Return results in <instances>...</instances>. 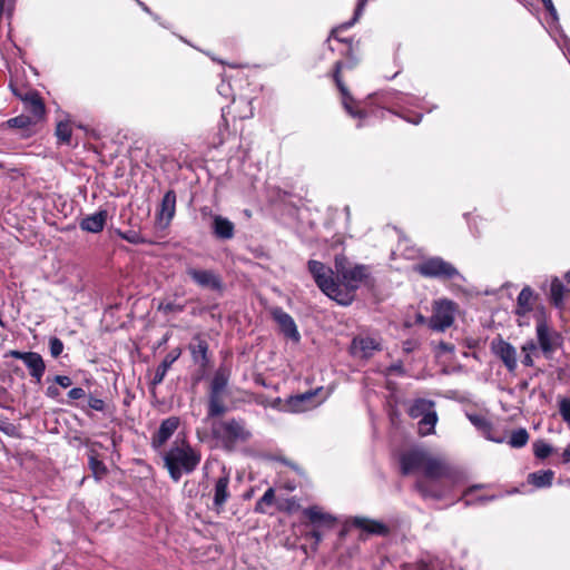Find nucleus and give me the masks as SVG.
Instances as JSON below:
<instances>
[{
    "mask_svg": "<svg viewBox=\"0 0 570 570\" xmlns=\"http://www.w3.org/2000/svg\"><path fill=\"white\" fill-rule=\"evenodd\" d=\"M335 269L340 284L338 304L347 306L355 299L356 291L366 283L370 271L366 265H353L344 255H336Z\"/></svg>",
    "mask_w": 570,
    "mask_h": 570,
    "instance_id": "obj_1",
    "label": "nucleus"
},
{
    "mask_svg": "<svg viewBox=\"0 0 570 570\" xmlns=\"http://www.w3.org/2000/svg\"><path fill=\"white\" fill-rule=\"evenodd\" d=\"M165 466L174 481H179L183 473L193 472L200 462V455L188 444L173 446L164 456Z\"/></svg>",
    "mask_w": 570,
    "mask_h": 570,
    "instance_id": "obj_2",
    "label": "nucleus"
},
{
    "mask_svg": "<svg viewBox=\"0 0 570 570\" xmlns=\"http://www.w3.org/2000/svg\"><path fill=\"white\" fill-rule=\"evenodd\" d=\"M414 271L425 278L439 281L464 279L459 269L440 256H431L422 259L414 266Z\"/></svg>",
    "mask_w": 570,
    "mask_h": 570,
    "instance_id": "obj_3",
    "label": "nucleus"
},
{
    "mask_svg": "<svg viewBox=\"0 0 570 570\" xmlns=\"http://www.w3.org/2000/svg\"><path fill=\"white\" fill-rule=\"evenodd\" d=\"M212 431L216 439L220 440L224 446L233 450L235 445L245 439V421L235 419L214 420Z\"/></svg>",
    "mask_w": 570,
    "mask_h": 570,
    "instance_id": "obj_4",
    "label": "nucleus"
},
{
    "mask_svg": "<svg viewBox=\"0 0 570 570\" xmlns=\"http://www.w3.org/2000/svg\"><path fill=\"white\" fill-rule=\"evenodd\" d=\"M455 304L448 299L434 303L433 314L430 318V327L434 331H444L454 322Z\"/></svg>",
    "mask_w": 570,
    "mask_h": 570,
    "instance_id": "obj_5",
    "label": "nucleus"
},
{
    "mask_svg": "<svg viewBox=\"0 0 570 570\" xmlns=\"http://www.w3.org/2000/svg\"><path fill=\"white\" fill-rule=\"evenodd\" d=\"M382 350L381 338L379 336L356 335L351 343V353L355 357L370 358L375 352Z\"/></svg>",
    "mask_w": 570,
    "mask_h": 570,
    "instance_id": "obj_6",
    "label": "nucleus"
},
{
    "mask_svg": "<svg viewBox=\"0 0 570 570\" xmlns=\"http://www.w3.org/2000/svg\"><path fill=\"white\" fill-rule=\"evenodd\" d=\"M7 356L22 360L29 370V374L36 381V383L41 382V379L46 371V364H45L42 356L39 353L20 352V351L11 350L8 352Z\"/></svg>",
    "mask_w": 570,
    "mask_h": 570,
    "instance_id": "obj_7",
    "label": "nucleus"
},
{
    "mask_svg": "<svg viewBox=\"0 0 570 570\" xmlns=\"http://www.w3.org/2000/svg\"><path fill=\"white\" fill-rule=\"evenodd\" d=\"M13 94L23 101L27 115L38 124L45 116V104L39 94L29 90L22 95L16 89H13Z\"/></svg>",
    "mask_w": 570,
    "mask_h": 570,
    "instance_id": "obj_8",
    "label": "nucleus"
},
{
    "mask_svg": "<svg viewBox=\"0 0 570 570\" xmlns=\"http://www.w3.org/2000/svg\"><path fill=\"white\" fill-rule=\"evenodd\" d=\"M343 69V63L341 61H336L334 65V72L333 78L334 81L342 95L343 98V106L345 110L352 116V117H360L362 118L364 116V112L357 108H354V99L351 96L348 89L346 88L345 83L342 80L341 71Z\"/></svg>",
    "mask_w": 570,
    "mask_h": 570,
    "instance_id": "obj_9",
    "label": "nucleus"
},
{
    "mask_svg": "<svg viewBox=\"0 0 570 570\" xmlns=\"http://www.w3.org/2000/svg\"><path fill=\"white\" fill-rule=\"evenodd\" d=\"M430 454L422 450H411L401 456V471L407 475L415 471H423Z\"/></svg>",
    "mask_w": 570,
    "mask_h": 570,
    "instance_id": "obj_10",
    "label": "nucleus"
},
{
    "mask_svg": "<svg viewBox=\"0 0 570 570\" xmlns=\"http://www.w3.org/2000/svg\"><path fill=\"white\" fill-rule=\"evenodd\" d=\"M491 347L510 372L517 368V351L510 343L499 337L492 341Z\"/></svg>",
    "mask_w": 570,
    "mask_h": 570,
    "instance_id": "obj_11",
    "label": "nucleus"
},
{
    "mask_svg": "<svg viewBox=\"0 0 570 570\" xmlns=\"http://www.w3.org/2000/svg\"><path fill=\"white\" fill-rule=\"evenodd\" d=\"M273 318L277 323L279 331L284 336L292 340L293 342H299L301 334L297 330L293 317L284 312L282 308H275L273 311Z\"/></svg>",
    "mask_w": 570,
    "mask_h": 570,
    "instance_id": "obj_12",
    "label": "nucleus"
},
{
    "mask_svg": "<svg viewBox=\"0 0 570 570\" xmlns=\"http://www.w3.org/2000/svg\"><path fill=\"white\" fill-rule=\"evenodd\" d=\"M176 213V193L168 190L160 203V208L157 213V223L160 228H166L170 224Z\"/></svg>",
    "mask_w": 570,
    "mask_h": 570,
    "instance_id": "obj_13",
    "label": "nucleus"
},
{
    "mask_svg": "<svg viewBox=\"0 0 570 570\" xmlns=\"http://www.w3.org/2000/svg\"><path fill=\"white\" fill-rule=\"evenodd\" d=\"M537 336L540 348L544 353L546 356H549L553 353L559 343V336L556 333H551L546 322L540 321L537 324Z\"/></svg>",
    "mask_w": 570,
    "mask_h": 570,
    "instance_id": "obj_14",
    "label": "nucleus"
},
{
    "mask_svg": "<svg viewBox=\"0 0 570 570\" xmlns=\"http://www.w3.org/2000/svg\"><path fill=\"white\" fill-rule=\"evenodd\" d=\"M187 274L200 287L219 289L222 286L219 277L213 271L189 267Z\"/></svg>",
    "mask_w": 570,
    "mask_h": 570,
    "instance_id": "obj_15",
    "label": "nucleus"
},
{
    "mask_svg": "<svg viewBox=\"0 0 570 570\" xmlns=\"http://www.w3.org/2000/svg\"><path fill=\"white\" fill-rule=\"evenodd\" d=\"M178 425L179 420L175 416L164 420L157 432L153 435L151 445L155 449L163 446L171 438Z\"/></svg>",
    "mask_w": 570,
    "mask_h": 570,
    "instance_id": "obj_16",
    "label": "nucleus"
},
{
    "mask_svg": "<svg viewBox=\"0 0 570 570\" xmlns=\"http://www.w3.org/2000/svg\"><path fill=\"white\" fill-rule=\"evenodd\" d=\"M108 212L106 209H100L97 213L87 215L80 220V228L88 233H100L107 222Z\"/></svg>",
    "mask_w": 570,
    "mask_h": 570,
    "instance_id": "obj_17",
    "label": "nucleus"
},
{
    "mask_svg": "<svg viewBox=\"0 0 570 570\" xmlns=\"http://www.w3.org/2000/svg\"><path fill=\"white\" fill-rule=\"evenodd\" d=\"M316 391H308L291 396L287 406L293 412H304L317 405L315 402Z\"/></svg>",
    "mask_w": 570,
    "mask_h": 570,
    "instance_id": "obj_18",
    "label": "nucleus"
},
{
    "mask_svg": "<svg viewBox=\"0 0 570 570\" xmlns=\"http://www.w3.org/2000/svg\"><path fill=\"white\" fill-rule=\"evenodd\" d=\"M422 472L425 479L438 481L449 474V469L442 460L430 455Z\"/></svg>",
    "mask_w": 570,
    "mask_h": 570,
    "instance_id": "obj_19",
    "label": "nucleus"
},
{
    "mask_svg": "<svg viewBox=\"0 0 570 570\" xmlns=\"http://www.w3.org/2000/svg\"><path fill=\"white\" fill-rule=\"evenodd\" d=\"M189 351L193 360L200 367H205L208 363L207 352L208 343L200 336H195L189 343Z\"/></svg>",
    "mask_w": 570,
    "mask_h": 570,
    "instance_id": "obj_20",
    "label": "nucleus"
},
{
    "mask_svg": "<svg viewBox=\"0 0 570 570\" xmlns=\"http://www.w3.org/2000/svg\"><path fill=\"white\" fill-rule=\"evenodd\" d=\"M318 288L331 299L338 303L340 284L333 278V271H327L318 281H315Z\"/></svg>",
    "mask_w": 570,
    "mask_h": 570,
    "instance_id": "obj_21",
    "label": "nucleus"
},
{
    "mask_svg": "<svg viewBox=\"0 0 570 570\" xmlns=\"http://www.w3.org/2000/svg\"><path fill=\"white\" fill-rule=\"evenodd\" d=\"M469 421L488 439L497 443L503 442L502 438H497L492 434V423L483 414H468Z\"/></svg>",
    "mask_w": 570,
    "mask_h": 570,
    "instance_id": "obj_22",
    "label": "nucleus"
},
{
    "mask_svg": "<svg viewBox=\"0 0 570 570\" xmlns=\"http://www.w3.org/2000/svg\"><path fill=\"white\" fill-rule=\"evenodd\" d=\"M304 515L315 525L332 528L336 522V519L333 515L323 512L318 507H309L305 509Z\"/></svg>",
    "mask_w": 570,
    "mask_h": 570,
    "instance_id": "obj_23",
    "label": "nucleus"
},
{
    "mask_svg": "<svg viewBox=\"0 0 570 570\" xmlns=\"http://www.w3.org/2000/svg\"><path fill=\"white\" fill-rule=\"evenodd\" d=\"M534 294L531 287L525 286L521 289L517 299L515 313L519 316H524L533 309Z\"/></svg>",
    "mask_w": 570,
    "mask_h": 570,
    "instance_id": "obj_24",
    "label": "nucleus"
},
{
    "mask_svg": "<svg viewBox=\"0 0 570 570\" xmlns=\"http://www.w3.org/2000/svg\"><path fill=\"white\" fill-rule=\"evenodd\" d=\"M179 351H171L164 357L161 363L156 368L154 379L151 380L153 386L159 385L164 381L168 370L170 368L173 363L179 357Z\"/></svg>",
    "mask_w": 570,
    "mask_h": 570,
    "instance_id": "obj_25",
    "label": "nucleus"
},
{
    "mask_svg": "<svg viewBox=\"0 0 570 570\" xmlns=\"http://www.w3.org/2000/svg\"><path fill=\"white\" fill-rule=\"evenodd\" d=\"M353 525L373 534H386L389 532L385 524L367 518H354Z\"/></svg>",
    "mask_w": 570,
    "mask_h": 570,
    "instance_id": "obj_26",
    "label": "nucleus"
},
{
    "mask_svg": "<svg viewBox=\"0 0 570 570\" xmlns=\"http://www.w3.org/2000/svg\"><path fill=\"white\" fill-rule=\"evenodd\" d=\"M213 232L220 239H230L234 236V225L227 218L217 215L214 217Z\"/></svg>",
    "mask_w": 570,
    "mask_h": 570,
    "instance_id": "obj_27",
    "label": "nucleus"
},
{
    "mask_svg": "<svg viewBox=\"0 0 570 570\" xmlns=\"http://www.w3.org/2000/svg\"><path fill=\"white\" fill-rule=\"evenodd\" d=\"M227 411L225 405V394L223 393H209L208 402V419H216L222 416Z\"/></svg>",
    "mask_w": 570,
    "mask_h": 570,
    "instance_id": "obj_28",
    "label": "nucleus"
},
{
    "mask_svg": "<svg viewBox=\"0 0 570 570\" xmlns=\"http://www.w3.org/2000/svg\"><path fill=\"white\" fill-rule=\"evenodd\" d=\"M228 476H222L216 481L215 484V492H214V507L217 511L223 509L224 504L226 503L229 493L227 490L228 487Z\"/></svg>",
    "mask_w": 570,
    "mask_h": 570,
    "instance_id": "obj_29",
    "label": "nucleus"
},
{
    "mask_svg": "<svg viewBox=\"0 0 570 570\" xmlns=\"http://www.w3.org/2000/svg\"><path fill=\"white\" fill-rule=\"evenodd\" d=\"M554 472L551 470L537 471L528 475V482L535 488H548L552 484Z\"/></svg>",
    "mask_w": 570,
    "mask_h": 570,
    "instance_id": "obj_30",
    "label": "nucleus"
},
{
    "mask_svg": "<svg viewBox=\"0 0 570 570\" xmlns=\"http://www.w3.org/2000/svg\"><path fill=\"white\" fill-rule=\"evenodd\" d=\"M434 403L429 400L419 399L409 409V414L413 419L422 417L432 410Z\"/></svg>",
    "mask_w": 570,
    "mask_h": 570,
    "instance_id": "obj_31",
    "label": "nucleus"
},
{
    "mask_svg": "<svg viewBox=\"0 0 570 570\" xmlns=\"http://www.w3.org/2000/svg\"><path fill=\"white\" fill-rule=\"evenodd\" d=\"M416 491L423 498L441 499L443 497L442 491L435 490L428 480H417L415 483Z\"/></svg>",
    "mask_w": 570,
    "mask_h": 570,
    "instance_id": "obj_32",
    "label": "nucleus"
},
{
    "mask_svg": "<svg viewBox=\"0 0 570 570\" xmlns=\"http://www.w3.org/2000/svg\"><path fill=\"white\" fill-rule=\"evenodd\" d=\"M438 422V415L432 409L425 415H423L419 422V430L422 435H428L433 432L434 426Z\"/></svg>",
    "mask_w": 570,
    "mask_h": 570,
    "instance_id": "obj_33",
    "label": "nucleus"
},
{
    "mask_svg": "<svg viewBox=\"0 0 570 570\" xmlns=\"http://www.w3.org/2000/svg\"><path fill=\"white\" fill-rule=\"evenodd\" d=\"M563 294H564L563 284L558 278L552 279L551 285H550V299L553 303V305H556L557 307H562Z\"/></svg>",
    "mask_w": 570,
    "mask_h": 570,
    "instance_id": "obj_34",
    "label": "nucleus"
},
{
    "mask_svg": "<svg viewBox=\"0 0 570 570\" xmlns=\"http://www.w3.org/2000/svg\"><path fill=\"white\" fill-rule=\"evenodd\" d=\"M89 468L97 480H101L107 474V466L98 459L97 454L92 451L89 455Z\"/></svg>",
    "mask_w": 570,
    "mask_h": 570,
    "instance_id": "obj_35",
    "label": "nucleus"
},
{
    "mask_svg": "<svg viewBox=\"0 0 570 570\" xmlns=\"http://www.w3.org/2000/svg\"><path fill=\"white\" fill-rule=\"evenodd\" d=\"M529 441V433L525 429L520 428L511 433L509 445L514 449L523 448Z\"/></svg>",
    "mask_w": 570,
    "mask_h": 570,
    "instance_id": "obj_36",
    "label": "nucleus"
},
{
    "mask_svg": "<svg viewBox=\"0 0 570 570\" xmlns=\"http://www.w3.org/2000/svg\"><path fill=\"white\" fill-rule=\"evenodd\" d=\"M8 126L11 128L18 129H29L31 126H35L37 122L28 115H20L13 117L7 121Z\"/></svg>",
    "mask_w": 570,
    "mask_h": 570,
    "instance_id": "obj_37",
    "label": "nucleus"
},
{
    "mask_svg": "<svg viewBox=\"0 0 570 570\" xmlns=\"http://www.w3.org/2000/svg\"><path fill=\"white\" fill-rule=\"evenodd\" d=\"M308 271L312 274L314 281H318L323 274H327L331 268L325 266L322 262L311 259L308 261Z\"/></svg>",
    "mask_w": 570,
    "mask_h": 570,
    "instance_id": "obj_38",
    "label": "nucleus"
},
{
    "mask_svg": "<svg viewBox=\"0 0 570 570\" xmlns=\"http://www.w3.org/2000/svg\"><path fill=\"white\" fill-rule=\"evenodd\" d=\"M71 132L72 130L68 122L60 121L57 125L56 136L61 142L69 144L71 139Z\"/></svg>",
    "mask_w": 570,
    "mask_h": 570,
    "instance_id": "obj_39",
    "label": "nucleus"
},
{
    "mask_svg": "<svg viewBox=\"0 0 570 570\" xmlns=\"http://www.w3.org/2000/svg\"><path fill=\"white\" fill-rule=\"evenodd\" d=\"M552 446L542 440L533 443V452L538 459H546L552 453Z\"/></svg>",
    "mask_w": 570,
    "mask_h": 570,
    "instance_id": "obj_40",
    "label": "nucleus"
},
{
    "mask_svg": "<svg viewBox=\"0 0 570 570\" xmlns=\"http://www.w3.org/2000/svg\"><path fill=\"white\" fill-rule=\"evenodd\" d=\"M117 235L127 240L128 243L130 244H144L146 243L145 238L139 234L137 233L136 230H127V232H122L120 229H117L116 230Z\"/></svg>",
    "mask_w": 570,
    "mask_h": 570,
    "instance_id": "obj_41",
    "label": "nucleus"
},
{
    "mask_svg": "<svg viewBox=\"0 0 570 570\" xmlns=\"http://www.w3.org/2000/svg\"><path fill=\"white\" fill-rule=\"evenodd\" d=\"M227 381L223 374H216L210 383V392L209 393H223L225 394Z\"/></svg>",
    "mask_w": 570,
    "mask_h": 570,
    "instance_id": "obj_42",
    "label": "nucleus"
},
{
    "mask_svg": "<svg viewBox=\"0 0 570 570\" xmlns=\"http://www.w3.org/2000/svg\"><path fill=\"white\" fill-rule=\"evenodd\" d=\"M559 413L563 421L570 426V399L559 400Z\"/></svg>",
    "mask_w": 570,
    "mask_h": 570,
    "instance_id": "obj_43",
    "label": "nucleus"
},
{
    "mask_svg": "<svg viewBox=\"0 0 570 570\" xmlns=\"http://www.w3.org/2000/svg\"><path fill=\"white\" fill-rule=\"evenodd\" d=\"M49 350H50V354L53 358H57L61 355L62 351H63V343L60 338L58 337H50L49 340Z\"/></svg>",
    "mask_w": 570,
    "mask_h": 570,
    "instance_id": "obj_44",
    "label": "nucleus"
},
{
    "mask_svg": "<svg viewBox=\"0 0 570 570\" xmlns=\"http://www.w3.org/2000/svg\"><path fill=\"white\" fill-rule=\"evenodd\" d=\"M365 3H366V0H360L357 3V7L355 9V12H354V18L351 21L345 22L342 26H340L338 29H347V28L352 27L354 24V22L358 19V16L361 14Z\"/></svg>",
    "mask_w": 570,
    "mask_h": 570,
    "instance_id": "obj_45",
    "label": "nucleus"
},
{
    "mask_svg": "<svg viewBox=\"0 0 570 570\" xmlns=\"http://www.w3.org/2000/svg\"><path fill=\"white\" fill-rule=\"evenodd\" d=\"M158 309L163 311L166 314H168V313L181 312L183 311V306L177 305V304H175L173 302H168V303H161L158 306Z\"/></svg>",
    "mask_w": 570,
    "mask_h": 570,
    "instance_id": "obj_46",
    "label": "nucleus"
},
{
    "mask_svg": "<svg viewBox=\"0 0 570 570\" xmlns=\"http://www.w3.org/2000/svg\"><path fill=\"white\" fill-rule=\"evenodd\" d=\"M88 405L90 409H92L95 411H99V412L105 411V406H106L105 402L101 399H98L95 396H89Z\"/></svg>",
    "mask_w": 570,
    "mask_h": 570,
    "instance_id": "obj_47",
    "label": "nucleus"
},
{
    "mask_svg": "<svg viewBox=\"0 0 570 570\" xmlns=\"http://www.w3.org/2000/svg\"><path fill=\"white\" fill-rule=\"evenodd\" d=\"M274 500V490L273 489H268L264 495L262 497V499L257 502L256 504V510H262V505L265 503V504H271Z\"/></svg>",
    "mask_w": 570,
    "mask_h": 570,
    "instance_id": "obj_48",
    "label": "nucleus"
},
{
    "mask_svg": "<svg viewBox=\"0 0 570 570\" xmlns=\"http://www.w3.org/2000/svg\"><path fill=\"white\" fill-rule=\"evenodd\" d=\"M53 381L65 389L69 387L72 384L71 379L67 375H56Z\"/></svg>",
    "mask_w": 570,
    "mask_h": 570,
    "instance_id": "obj_49",
    "label": "nucleus"
},
{
    "mask_svg": "<svg viewBox=\"0 0 570 570\" xmlns=\"http://www.w3.org/2000/svg\"><path fill=\"white\" fill-rule=\"evenodd\" d=\"M68 396L71 400H80L86 396V392L81 387H73L68 392Z\"/></svg>",
    "mask_w": 570,
    "mask_h": 570,
    "instance_id": "obj_50",
    "label": "nucleus"
},
{
    "mask_svg": "<svg viewBox=\"0 0 570 570\" xmlns=\"http://www.w3.org/2000/svg\"><path fill=\"white\" fill-rule=\"evenodd\" d=\"M341 62L343 63V68L353 69L356 66L357 59L354 57L351 48L347 51V61L346 62L341 61Z\"/></svg>",
    "mask_w": 570,
    "mask_h": 570,
    "instance_id": "obj_51",
    "label": "nucleus"
},
{
    "mask_svg": "<svg viewBox=\"0 0 570 570\" xmlns=\"http://www.w3.org/2000/svg\"><path fill=\"white\" fill-rule=\"evenodd\" d=\"M546 10L550 13L551 17H553L554 19H557V10L553 6V2L552 0H541Z\"/></svg>",
    "mask_w": 570,
    "mask_h": 570,
    "instance_id": "obj_52",
    "label": "nucleus"
},
{
    "mask_svg": "<svg viewBox=\"0 0 570 570\" xmlns=\"http://www.w3.org/2000/svg\"><path fill=\"white\" fill-rule=\"evenodd\" d=\"M438 348L442 353H452V352H454V345L451 344V343L443 342V341H441L438 344Z\"/></svg>",
    "mask_w": 570,
    "mask_h": 570,
    "instance_id": "obj_53",
    "label": "nucleus"
},
{
    "mask_svg": "<svg viewBox=\"0 0 570 570\" xmlns=\"http://www.w3.org/2000/svg\"><path fill=\"white\" fill-rule=\"evenodd\" d=\"M494 497L491 495V497H479L476 498L475 500H469L466 499L465 500V503L469 505V504H473V503H484V502H488V501H491L493 500Z\"/></svg>",
    "mask_w": 570,
    "mask_h": 570,
    "instance_id": "obj_54",
    "label": "nucleus"
},
{
    "mask_svg": "<svg viewBox=\"0 0 570 570\" xmlns=\"http://www.w3.org/2000/svg\"><path fill=\"white\" fill-rule=\"evenodd\" d=\"M535 350L537 344L533 341H529L522 346V351L525 352V354H530V352H533Z\"/></svg>",
    "mask_w": 570,
    "mask_h": 570,
    "instance_id": "obj_55",
    "label": "nucleus"
},
{
    "mask_svg": "<svg viewBox=\"0 0 570 570\" xmlns=\"http://www.w3.org/2000/svg\"><path fill=\"white\" fill-rule=\"evenodd\" d=\"M309 537L312 539H314V543L315 544H318L322 541V539H323V535H322V533L318 530H312L309 532Z\"/></svg>",
    "mask_w": 570,
    "mask_h": 570,
    "instance_id": "obj_56",
    "label": "nucleus"
},
{
    "mask_svg": "<svg viewBox=\"0 0 570 570\" xmlns=\"http://www.w3.org/2000/svg\"><path fill=\"white\" fill-rule=\"evenodd\" d=\"M46 394H47V396L55 399L60 394V392H59V389L56 386H48Z\"/></svg>",
    "mask_w": 570,
    "mask_h": 570,
    "instance_id": "obj_57",
    "label": "nucleus"
},
{
    "mask_svg": "<svg viewBox=\"0 0 570 570\" xmlns=\"http://www.w3.org/2000/svg\"><path fill=\"white\" fill-rule=\"evenodd\" d=\"M562 461H563V463L570 462V445L564 449V451L562 453Z\"/></svg>",
    "mask_w": 570,
    "mask_h": 570,
    "instance_id": "obj_58",
    "label": "nucleus"
},
{
    "mask_svg": "<svg viewBox=\"0 0 570 570\" xmlns=\"http://www.w3.org/2000/svg\"><path fill=\"white\" fill-rule=\"evenodd\" d=\"M291 195L287 193V191H282V190H278L277 191V199L279 202H286V199L289 197Z\"/></svg>",
    "mask_w": 570,
    "mask_h": 570,
    "instance_id": "obj_59",
    "label": "nucleus"
},
{
    "mask_svg": "<svg viewBox=\"0 0 570 570\" xmlns=\"http://www.w3.org/2000/svg\"><path fill=\"white\" fill-rule=\"evenodd\" d=\"M522 363L525 366H532L533 365V360H532L531 355L530 354H525V356L522 360Z\"/></svg>",
    "mask_w": 570,
    "mask_h": 570,
    "instance_id": "obj_60",
    "label": "nucleus"
},
{
    "mask_svg": "<svg viewBox=\"0 0 570 570\" xmlns=\"http://www.w3.org/2000/svg\"><path fill=\"white\" fill-rule=\"evenodd\" d=\"M480 485H474V487H471L469 488L465 492H464V498H468L469 495H471V493L475 490V489H479Z\"/></svg>",
    "mask_w": 570,
    "mask_h": 570,
    "instance_id": "obj_61",
    "label": "nucleus"
},
{
    "mask_svg": "<svg viewBox=\"0 0 570 570\" xmlns=\"http://www.w3.org/2000/svg\"><path fill=\"white\" fill-rule=\"evenodd\" d=\"M255 383L263 384V379L261 376L255 377Z\"/></svg>",
    "mask_w": 570,
    "mask_h": 570,
    "instance_id": "obj_62",
    "label": "nucleus"
},
{
    "mask_svg": "<svg viewBox=\"0 0 570 570\" xmlns=\"http://www.w3.org/2000/svg\"><path fill=\"white\" fill-rule=\"evenodd\" d=\"M404 350H405L406 352H410V351H411L410 342H406V343H405V347H404Z\"/></svg>",
    "mask_w": 570,
    "mask_h": 570,
    "instance_id": "obj_63",
    "label": "nucleus"
},
{
    "mask_svg": "<svg viewBox=\"0 0 570 570\" xmlns=\"http://www.w3.org/2000/svg\"><path fill=\"white\" fill-rule=\"evenodd\" d=\"M566 278L570 281V271L566 274Z\"/></svg>",
    "mask_w": 570,
    "mask_h": 570,
    "instance_id": "obj_64",
    "label": "nucleus"
}]
</instances>
